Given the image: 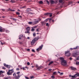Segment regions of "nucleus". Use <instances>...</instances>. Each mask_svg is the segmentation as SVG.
<instances>
[{"label":"nucleus","mask_w":79,"mask_h":79,"mask_svg":"<svg viewBox=\"0 0 79 79\" xmlns=\"http://www.w3.org/2000/svg\"><path fill=\"white\" fill-rule=\"evenodd\" d=\"M17 76H16V73H14L13 74L14 77H15V79H19L21 76L23 75V73H20L19 71L17 73Z\"/></svg>","instance_id":"f257e3e1"},{"label":"nucleus","mask_w":79,"mask_h":79,"mask_svg":"<svg viewBox=\"0 0 79 79\" xmlns=\"http://www.w3.org/2000/svg\"><path fill=\"white\" fill-rule=\"evenodd\" d=\"M60 60L61 62V64L63 66H65L67 64L66 61L64 59V58L63 57H60Z\"/></svg>","instance_id":"f03ea898"},{"label":"nucleus","mask_w":79,"mask_h":79,"mask_svg":"<svg viewBox=\"0 0 79 79\" xmlns=\"http://www.w3.org/2000/svg\"><path fill=\"white\" fill-rule=\"evenodd\" d=\"M70 77H72V78H75V77H77V76L79 77V73H77L75 74V75L73 76H71V75H69Z\"/></svg>","instance_id":"7ed1b4c3"},{"label":"nucleus","mask_w":79,"mask_h":79,"mask_svg":"<svg viewBox=\"0 0 79 79\" xmlns=\"http://www.w3.org/2000/svg\"><path fill=\"white\" fill-rule=\"evenodd\" d=\"M27 31H25V33H26V34H27H27H29L30 33V32H29V31H30V27H28L27 28Z\"/></svg>","instance_id":"20e7f679"},{"label":"nucleus","mask_w":79,"mask_h":79,"mask_svg":"<svg viewBox=\"0 0 79 79\" xmlns=\"http://www.w3.org/2000/svg\"><path fill=\"white\" fill-rule=\"evenodd\" d=\"M43 45H42L41 46H40L36 50L37 52H39V50H41L42 49V47H43Z\"/></svg>","instance_id":"39448f33"},{"label":"nucleus","mask_w":79,"mask_h":79,"mask_svg":"<svg viewBox=\"0 0 79 79\" xmlns=\"http://www.w3.org/2000/svg\"><path fill=\"white\" fill-rule=\"evenodd\" d=\"M65 53L67 56H70V53L69 52V51L65 52Z\"/></svg>","instance_id":"423d86ee"},{"label":"nucleus","mask_w":79,"mask_h":79,"mask_svg":"<svg viewBox=\"0 0 79 79\" xmlns=\"http://www.w3.org/2000/svg\"><path fill=\"white\" fill-rule=\"evenodd\" d=\"M35 41H36V40L35 39H34L33 40H32L31 43V45H34L35 43Z\"/></svg>","instance_id":"0eeeda50"},{"label":"nucleus","mask_w":79,"mask_h":79,"mask_svg":"<svg viewBox=\"0 0 79 79\" xmlns=\"http://www.w3.org/2000/svg\"><path fill=\"white\" fill-rule=\"evenodd\" d=\"M7 74L8 76L12 75V73L10 72V70H9L8 72H7Z\"/></svg>","instance_id":"6e6552de"},{"label":"nucleus","mask_w":79,"mask_h":79,"mask_svg":"<svg viewBox=\"0 0 79 79\" xmlns=\"http://www.w3.org/2000/svg\"><path fill=\"white\" fill-rule=\"evenodd\" d=\"M78 55V53H73V54L72 55L73 57H76Z\"/></svg>","instance_id":"1a4fd4ad"},{"label":"nucleus","mask_w":79,"mask_h":79,"mask_svg":"<svg viewBox=\"0 0 79 79\" xmlns=\"http://www.w3.org/2000/svg\"><path fill=\"white\" fill-rule=\"evenodd\" d=\"M45 15H49L50 17H52V14L51 13H47L46 14H45Z\"/></svg>","instance_id":"9d476101"},{"label":"nucleus","mask_w":79,"mask_h":79,"mask_svg":"<svg viewBox=\"0 0 79 79\" xmlns=\"http://www.w3.org/2000/svg\"><path fill=\"white\" fill-rule=\"evenodd\" d=\"M23 38V35H21L19 36V39H22Z\"/></svg>","instance_id":"9b49d317"},{"label":"nucleus","mask_w":79,"mask_h":79,"mask_svg":"<svg viewBox=\"0 0 79 79\" xmlns=\"http://www.w3.org/2000/svg\"><path fill=\"white\" fill-rule=\"evenodd\" d=\"M41 68H42V66H39L38 67L37 70V71H39V70H40V69H41Z\"/></svg>","instance_id":"f8f14e48"},{"label":"nucleus","mask_w":79,"mask_h":79,"mask_svg":"<svg viewBox=\"0 0 79 79\" xmlns=\"http://www.w3.org/2000/svg\"><path fill=\"white\" fill-rule=\"evenodd\" d=\"M11 77L10 76H7L6 77H4V79H10V78H11Z\"/></svg>","instance_id":"ddd939ff"},{"label":"nucleus","mask_w":79,"mask_h":79,"mask_svg":"<svg viewBox=\"0 0 79 79\" xmlns=\"http://www.w3.org/2000/svg\"><path fill=\"white\" fill-rule=\"evenodd\" d=\"M71 69H72V70H76V68L73 67H71Z\"/></svg>","instance_id":"4468645a"},{"label":"nucleus","mask_w":79,"mask_h":79,"mask_svg":"<svg viewBox=\"0 0 79 79\" xmlns=\"http://www.w3.org/2000/svg\"><path fill=\"white\" fill-rule=\"evenodd\" d=\"M39 22V21L37 20L36 21H35L34 22V23L35 24H37V23H38Z\"/></svg>","instance_id":"2eb2a0df"},{"label":"nucleus","mask_w":79,"mask_h":79,"mask_svg":"<svg viewBox=\"0 0 79 79\" xmlns=\"http://www.w3.org/2000/svg\"><path fill=\"white\" fill-rule=\"evenodd\" d=\"M10 71L11 73L12 74L13 73H14V70L13 69H12L11 70H10Z\"/></svg>","instance_id":"dca6fc26"},{"label":"nucleus","mask_w":79,"mask_h":79,"mask_svg":"<svg viewBox=\"0 0 79 79\" xmlns=\"http://www.w3.org/2000/svg\"><path fill=\"white\" fill-rule=\"evenodd\" d=\"M10 2H12V3H15L16 2V1L14 0H11Z\"/></svg>","instance_id":"f3484780"},{"label":"nucleus","mask_w":79,"mask_h":79,"mask_svg":"<svg viewBox=\"0 0 79 79\" xmlns=\"http://www.w3.org/2000/svg\"><path fill=\"white\" fill-rule=\"evenodd\" d=\"M52 63H53V61H52L51 62H50L48 64L49 66H50V64H52Z\"/></svg>","instance_id":"a211bd4d"},{"label":"nucleus","mask_w":79,"mask_h":79,"mask_svg":"<svg viewBox=\"0 0 79 79\" xmlns=\"http://www.w3.org/2000/svg\"><path fill=\"white\" fill-rule=\"evenodd\" d=\"M51 2V4H53V3H55V2H54V1H53V0H51L50 2Z\"/></svg>","instance_id":"6ab92c4d"},{"label":"nucleus","mask_w":79,"mask_h":79,"mask_svg":"<svg viewBox=\"0 0 79 79\" xmlns=\"http://www.w3.org/2000/svg\"><path fill=\"white\" fill-rule=\"evenodd\" d=\"M31 10V8H28L27 10V11H28V12L30 11Z\"/></svg>","instance_id":"aec40b11"},{"label":"nucleus","mask_w":79,"mask_h":79,"mask_svg":"<svg viewBox=\"0 0 79 79\" xmlns=\"http://www.w3.org/2000/svg\"><path fill=\"white\" fill-rule=\"evenodd\" d=\"M5 29H0V32H3V31H4Z\"/></svg>","instance_id":"412c9836"},{"label":"nucleus","mask_w":79,"mask_h":79,"mask_svg":"<svg viewBox=\"0 0 79 79\" xmlns=\"http://www.w3.org/2000/svg\"><path fill=\"white\" fill-rule=\"evenodd\" d=\"M4 73V72L2 71H0V75H1V74H3V73Z\"/></svg>","instance_id":"4be33fe9"},{"label":"nucleus","mask_w":79,"mask_h":79,"mask_svg":"<svg viewBox=\"0 0 79 79\" xmlns=\"http://www.w3.org/2000/svg\"><path fill=\"white\" fill-rule=\"evenodd\" d=\"M56 72H54L53 73V75H56Z\"/></svg>","instance_id":"5701e85b"},{"label":"nucleus","mask_w":79,"mask_h":79,"mask_svg":"<svg viewBox=\"0 0 79 79\" xmlns=\"http://www.w3.org/2000/svg\"><path fill=\"white\" fill-rule=\"evenodd\" d=\"M76 65H79V62L77 61L76 62Z\"/></svg>","instance_id":"b1692460"},{"label":"nucleus","mask_w":79,"mask_h":79,"mask_svg":"<svg viewBox=\"0 0 79 79\" xmlns=\"http://www.w3.org/2000/svg\"><path fill=\"white\" fill-rule=\"evenodd\" d=\"M39 3L40 4H42V3H43V2H42V1H41L39 2Z\"/></svg>","instance_id":"393cba45"},{"label":"nucleus","mask_w":79,"mask_h":79,"mask_svg":"<svg viewBox=\"0 0 79 79\" xmlns=\"http://www.w3.org/2000/svg\"><path fill=\"white\" fill-rule=\"evenodd\" d=\"M12 19L13 21H17V19H16L12 18Z\"/></svg>","instance_id":"a878e982"},{"label":"nucleus","mask_w":79,"mask_h":79,"mask_svg":"<svg viewBox=\"0 0 79 79\" xmlns=\"http://www.w3.org/2000/svg\"><path fill=\"white\" fill-rule=\"evenodd\" d=\"M6 33H8V32H10V31L7 30H6Z\"/></svg>","instance_id":"bb28decb"},{"label":"nucleus","mask_w":79,"mask_h":79,"mask_svg":"<svg viewBox=\"0 0 79 79\" xmlns=\"http://www.w3.org/2000/svg\"><path fill=\"white\" fill-rule=\"evenodd\" d=\"M34 78H35V77L34 76H31L30 77V79H34Z\"/></svg>","instance_id":"cd10ccee"},{"label":"nucleus","mask_w":79,"mask_h":79,"mask_svg":"<svg viewBox=\"0 0 79 79\" xmlns=\"http://www.w3.org/2000/svg\"><path fill=\"white\" fill-rule=\"evenodd\" d=\"M6 68H10V66L8 65H7L6 66Z\"/></svg>","instance_id":"c85d7f7f"},{"label":"nucleus","mask_w":79,"mask_h":79,"mask_svg":"<svg viewBox=\"0 0 79 79\" xmlns=\"http://www.w3.org/2000/svg\"><path fill=\"white\" fill-rule=\"evenodd\" d=\"M28 23L29 24H32V22H28Z\"/></svg>","instance_id":"c756f323"},{"label":"nucleus","mask_w":79,"mask_h":79,"mask_svg":"<svg viewBox=\"0 0 79 79\" xmlns=\"http://www.w3.org/2000/svg\"><path fill=\"white\" fill-rule=\"evenodd\" d=\"M63 0H60L59 1V2L60 3H62V2H63Z\"/></svg>","instance_id":"7c9ffc66"},{"label":"nucleus","mask_w":79,"mask_h":79,"mask_svg":"<svg viewBox=\"0 0 79 79\" xmlns=\"http://www.w3.org/2000/svg\"><path fill=\"white\" fill-rule=\"evenodd\" d=\"M27 65H28V66H29V65H30V63H29V62H27Z\"/></svg>","instance_id":"2f4dec72"},{"label":"nucleus","mask_w":79,"mask_h":79,"mask_svg":"<svg viewBox=\"0 0 79 79\" xmlns=\"http://www.w3.org/2000/svg\"><path fill=\"white\" fill-rule=\"evenodd\" d=\"M46 2L47 3H48V4H50V2H48V1L47 0L46 1Z\"/></svg>","instance_id":"473e14b6"},{"label":"nucleus","mask_w":79,"mask_h":79,"mask_svg":"<svg viewBox=\"0 0 79 79\" xmlns=\"http://www.w3.org/2000/svg\"><path fill=\"white\" fill-rule=\"evenodd\" d=\"M25 79H29V78L28 77H27L26 76H25Z\"/></svg>","instance_id":"72a5a7b5"},{"label":"nucleus","mask_w":79,"mask_h":79,"mask_svg":"<svg viewBox=\"0 0 79 79\" xmlns=\"http://www.w3.org/2000/svg\"><path fill=\"white\" fill-rule=\"evenodd\" d=\"M1 10L2 11H5V9H1Z\"/></svg>","instance_id":"f704fd0d"},{"label":"nucleus","mask_w":79,"mask_h":79,"mask_svg":"<svg viewBox=\"0 0 79 79\" xmlns=\"http://www.w3.org/2000/svg\"><path fill=\"white\" fill-rule=\"evenodd\" d=\"M35 31V29H33V28H32L31 29V31Z\"/></svg>","instance_id":"c9c22d12"},{"label":"nucleus","mask_w":79,"mask_h":79,"mask_svg":"<svg viewBox=\"0 0 79 79\" xmlns=\"http://www.w3.org/2000/svg\"><path fill=\"white\" fill-rule=\"evenodd\" d=\"M1 44L2 45H3V44H4V43H3L2 42V41H1Z\"/></svg>","instance_id":"e433bc0d"},{"label":"nucleus","mask_w":79,"mask_h":79,"mask_svg":"<svg viewBox=\"0 0 79 79\" xmlns=\"http://www.w3.org/2000/svg\"><path fill=\"white\" fill-rule=\"evenodd\" d=\"M51 77L52 78V79H55V77H54V76H51Z\"/></svg>","instance_id":"4c0bfd02"},{"label":"nucleus","mask_w":79,"mask_h":79,"mask_svg":"<svg viewBox=\"0 0 79 79\" xmlns=\"http://www.w3.org/2000/svg\"><path fill=\"white\" fill-rule=\"evenodd\" d=\"M79 60V56H78L77 58V60Z\"/></svg>","instance_id":"58836bf2"},{"label":"nucleus","mask_w":79,"mask_h":79,"mask_svg":"<svg viewBox=\"0 0 79 79\" xmlns=\"http://www.w3.org/2000/svg\"><path fill=\"white\" fill-rule=\"evenodd\" d=\"M63 73H60V76H62L63 75Z\"/></svg>","instance_id":"ea45409f"},{"label":"nucleus","mask_w":79,"mask_h":79,"mask_svg":"<svg viewBox=\"0 0 79 79\" xmlns=\"http://www.w3.org/2000/svg\"><path fill=\"white\" fill-rule=\"evenodd\" d=\"M17 15H19L20 14V13H19V12H16Z\"/></svg>","instance_id":"a19ab883"},{"label":"nucleus","mask_w":79,"mask_h":79,"mask_svg":"<svg viewBox=\"0 0 79 79\" xmlns=\"http://www.w3.org/2000/svg\"><path fill=\"white\" fill-rule=\"evenodd\" d=\"M32 51L33 52H35V50H34V49H32Z\"/></svg>","instance_id":"79ce46f5"},{"label":"nucleus","mask_w":79,"mask_h":79,"mask_svg":"<svg viewBox=\"0 0 79 79\" xmlns=\"http://www.w3.org/2000/svg\"><path fill=\"white\" fill-rule=\"evenodd\" d=\"M16 70L17 71H19V69L18 68H17L16 69Z\"/></svg>","instance_id":"37998d69"},{"label":"nucleus","mask_w":79,"mask_h":79,"mask_svg":"<svg viewBox=\"0 0 79 79\" xmlns=\"http://www.w3.org/2000/svg\"><path fill=\"white\" fill-rule=\"evenodd\" d=\"M52 69H48L49 71H52Z\"/></svg>","instance_id":"c03bdc74"},{"label":"nucleus","mask_w":79,"mask_h":79,"mask_svg":"<svg viewBox=\"0 0 79 79\" xmlns=\"http://www.w3.org/2000/svg\"><path fill=\"white\" fill-rule=\"evenodd\" d=\"M46 25L47 26H48V23H46Z\"/></svg>","instance_id":"a18cd8bd"},{"label":"nucleus","mask_w":79,"mask_h":79,"mask_svg":"<svg viewBox=\"0 0 79 79\" xmlns=\"http://www.w3.org/2000/svg\"><path fill=\"white\" fill-rule=\"evenodd\" d=\"M77 47H76V48H73V49H77Z\"/></svg>","instance_id":"49530a36"},{"label":"nucleus","mask_w":79,"mask_h":79,"mask_svg":"<svg viewBox=\"0 0 79 79\" xmlns=\"http://www.w3.org/2000/svg\"><path fill=\"white\" fill-rule=\"evenodd\" d=\"M4 66H6L7 65H6V64H4Z\"/></svg>","instance_id":"de8ad7c7"},{"label":"nucleus","mask_w":79,"mask_h":79,"mask_svg":"<svg viewBox=\"0 0 79 79\" xmlns=\"http://www.w3.org/2000/svg\"><path fill=\"white\" fill-rule=\"evenodd\" d=\"M72 59H73V58H72V57L70 58V60H72Z\"/></svg>","instance_id":"09e8293b"},{"label":"nucleus","mask_w":79,"mask_h":79,"mask_svg":"<svg viewBox=\"0 0 79 79\" xmlns=\"http://www.w3.org/2000/svg\"><path fill=\"white\" fill-rule=\"evenodd\" d=\"M35 35H36L35 33H34L33 34V36H35Z\"/></svg>","instance_id":"8fccbe9b"},{"label":"nucleus","mask_w":79,"mask_h":79,"mask_svg":"<svg viewBox=\"0 0 79 79\" xmlns=\"http://www.w3.org/2000/svg\"><path fill=\"white\" fill-rule=\"evenodd\" d=\"M36 31H37V32H39V30L38 29H36Z\"/></svg>","instance_id":"3c124183"},{"label":"nucleus","mask_w":79,"mask_h":79,"mask_svg":"<svg viewBox=\"0 0 79 79\" xmlns=\"http://www.w3.org/2000/svg\"><path fill=\"white\" fill-rule=\"evenodd\" d=\"M48 19H46V20H45V21L47 22V21H48Z\"/></svg>","instance_id":"603ef678"},{"label":"nucleus","mask_w":79,"mask_h":79,"mask_svg":"<svg viewBox=\"0 0 79 79\" xmlns=\"http://www.w3.org/2000/svg\"><path fill=\"white\" fill-rule=\"evenodd\" d=\"M26 7V6H23V7H22V8H25Z\"/></svg>","instance_id":"864d4df0"},{"label":"nucleus","mask_w":79,"mask_h":79,"mask_svg":"<svg viewBox=\"0 0 79 79\" xmlns=\"http://www.w3.org/2000/svg\"><path fill=\"white\" fill-rule=\"evenodd\" d=\"M37 27V26H35L33 27V28H36Z\"/></svg>","instance_id":"5fc2aeb1"},{"label":"nucleus","mask_w":79,"mask_h":79,"mask_svg":"<svg viewBox=\"0 0 79 79\" xmlns=\"http://www.w3.org/2000/svg\"><path fill=\"white\" fill-rule=\"evenodd\" d=\"M38 65H36V68H38Z\"/></svg>","instance_id":"6e6d98bb"},{"label":"nucleus","mask_w":79,"mask_h":79,"mask_svg":"<svg viewBox=\"0 0 79 79\" xmlns=\"http://www.w3.org/2000/svg\"><path fill=\"white\" fill-rule=\"evenodd\" d=\"M6 2H8V1H10V0H5Z\"/></svg>","instance_id":"4d7b16f0"},{"label":"nucleus","mask_w":79,"mask_h":79,"mask_svg":"<svg viewBox=\"0 0 79 79\" xmlns=\"http://www.w3.org/2000/svg\"><path fill=\"white\" fill-rule=\"evenodd\" d=\"M42 24H45V23H44V22H42Z\"/></svg>","instance_id":"13d9d810"},{"label":"nucleus","mask_w":79,"mask_h":79,"mask_svg":"<svg viewBox=\"0 0 79 79\" xmlns=\"http://www.w3.org/2000/svg\"><path fill=\"white\" fill-rule=\"evenodd\" d=\"M2 69H5L6 68L5 67H3L2 68Z\"/></svg>","instance_id":"bf43d9fd"},{"label":"nucleus","mask_w":79,"mask_h":79,"mask_svg":"<svg viewBox=\"0 0 79 79\" xmlns=\"http://www.w3.org/2000/svg\"><path fill=\"white\" fill-rule=\"evenodd\" d=\"M10 11H15L14 10H10Z\"/></svg>","instance_id":"052dcab7"},{"label":"nucleus","mask_w":79,"mask_h":79,"mask_svg":"<svg viewBox=\"0 0 79 79\" xmlns=\"http://www.w3.org/2000/svg\"><path fill=\"white\" fill-rule=\"evenodd\" d=\"M27 39H30V38L29 37H27Z\"/></svg>","instance_id":"680f3d73"},{"label":"nucleus","mask_w":79,"mask_h":79,"mask_svg":"<svg viewBox=\"0 0 79 79\" xmlns=\"http://www.w3.org/2000/svg\"><path fill=\"white\" fill-rule=\"evenodd\" d=\"M27 51H30V49H27Z\"/></svg>","instance_id":"e2e57ef3"},{"label":"nucleus","mask_w":79,"mask_h":79,"mask_svg":"<svg viewBox=\"0 0 79 79\" xmlns=\"http://www.w3.org/2000/svg\"><path fill=\"white\" fill-rule=\"evenodd\" d=\"M23 70H24L25 69L23 67Z\"/></svg>","instance_id":"0e129e2a"},{"label":"nucleus","mask_w":79,"mask_h":79,"mask_svg":"<svg viewBox=\"0 0 79 79\" xmlns=\"http://www.w3.org/2000/svg\"><path fill=\"white\" fill-rule=\"evenodd\" d=\"M58 73H59L60 74V71H58Z\"/></svg>","instance_id":"69168bd1"},{"label":"nucleus","mask_w":79,"mask_h":79,"mask_svg":"<svg viewBox=\"0 0 79 79\" xmlns=\"http://www.w3.org/2000/svg\"><path fill=\"white\" fill-rule=\"evenodd\" d=\"M39 21H41V19H39Z\"/></svg>","instance_id":"338daca9"},{"label":"nucleus","mask_w":79,"mask_h":79,"mask_svg":"<svg viewBox=\"0 0 79 79\" xmlns=\"http://www.w3.org/2000/svg\"><path fill=\"white\" fill-rule=\"evenodd\" d=\"M19 17H20V18H22V17L21 16H19Z\"/></svg>","instance_id":"774afa93"}]
</instances>
